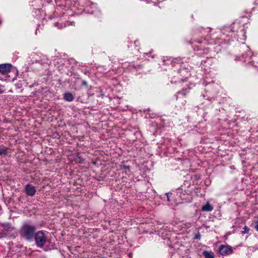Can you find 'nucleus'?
<instances>
[{
	"mask_svg": "<svg viewBox=\"0 0 258 258\" xmlns=\"http://www.w3.org/2000/svg\"><path fill=\"white\" fill-rule=\"evenodd\" d=\"M12 66L10 64H2L0 65V79L5 81H13L11 76L13 72L11 71Z\"/></svg>",
	"mask_w": 258,
	"mask_h": 258,
	"instance_id": "f257e3e1",
	"label": "nucleus"
},
{
	"mask_svg": "<svg viewBox=\"0 0 258 258\" xmlns=\"http://www.w3.org/2000/svg\"><path fill=\"white\" fill-rule=\"evenodd\" d=\"M34 240L37 246L42 248L48 241V239L42 231H38L35 234Z\"/></svg>",
	"mask_w": 258,
	"mask_h": 258,
	"instance_id": "f03ea898",
	"label": "nucleus"
},
{
	"mask_svg": "<svg viewBox=\"0 0 258 258\" xmlns=\"http://www.w3.org/2000/svg\"><path fill=\"white\" fill-rule=\"evenodd\" d=\"M35 231V227L29 225H24L21 230L23 236L28 240H31L32 239Z\"/></svg>",
	"mask_w": 258,
	"mask_h": 258,
	"instance_id": "7ed1b4c3",
	"label": "nucleus"
},
{
	"mask_svg": "<svg viewBox=\"0 0 258 258\" xmlns=\"http://www.w3.org/2000/svg\"><path fill=\"white\" fill-rule=\"evenodd\" d=\"M14 229V227L9 223L0 222V238L8 236Z\"/></svg>",
	"mask_w": 258,
	"mask_h": 258,
	"instance_id": "20e7f679",
	"label": "nucleus"
},
{
	"mask_svg": "<svg viewBox=\"0 0 258 258\" xmlns=\"http://www.w3.org/2000/svg\"><path fill=\"white\" fill-rule=\"evenodd\" d=\"M219 253L223 255L230 254L232 252V249L229 245H222L219 249Z\"/></svg>",
	"mask_w": 258,
	"mask_h": 258,
	"instance_id": "39448f33",
	"label": "nucleus"
},
{
	"mask_svg": "<svg viewBox=\"0 0 258 258\" xmlns=\"http://www.w3.org/2000/svg\"><path fill=\"white\" fill-rule=\"evenodd\" d=\"M24 191L27 196L32 197L36 193V189L32 185L28 184L25 186Z\"/></svg>",
	"mask_w": 258,
	"mask_h": 258,
	"instance_id": "423d86ee",
	"label": "nucleus"
},
{
	"mask_svg": "<svg viewBox=\"0 0 258 258\" xmlns=\"http://www.w3.org/2000/svg\"><path fill=\"white\" fill-rule=\"evenodd\" d=\"M213 210V206L209 203H207V204L203 206L202 208V210L203 211L206 212H210Z\"/></svg>",
	"mask_w": 258,
	"mask_h": 258,
	"instance_id": "0eeeda50",
	"label": "nucleus"
},
{
	"mask_svg": "<svg viewBox=\"0 0 258 258\" xmlns=\"http://www.w3.org/2000/svg\"><path fill=\"white\" fill-rule=\"evenodd\" d=\"M64 99L67 101L71 102L74 100V97L71 93H66L64 94Z\"/></svg>",
	"mask_w": 258,
	"mask_h": 258,
	"instance_id": "6e6552de",
	"label": "nucleus"
},
{
	"mask_svg": "<svg viewBox=\"0 0 258 258\" xmlns=\"http://www.w3.org/2000/svg\"><path fill=\"white\" fill-rule=\"evenodd\" d=\"M203 255L205 258H214V254L211 251H204Z\"/></svg>",
	"mask_w": 258,
	"mask_h": 258,
	"instance_id": "1a4fd4ad",
	"label": "nucleus"
},
{
	"mask_svg": "<svg viewBox=\"0 0 258 258\" xmlns=\"http://www.w3.org/2000/svg\"><path fill=\"white\" fill-rule=\"evenodd\" d=\"M7 155V148H0V155L5 156Z\"/></svg>",
	"mask_w": 258,
	"mask_h": 258,
	"instance_id": "9d476101",
	"label": "nucleus"
},
{
	"mask_svg": "<svg viewBox=\"0 0 258 258\" xmlns=\"http://www.w3.org/2000/svg\"><path fill=\"white\" fill-rule=\"evenodd\" d=\"M243 230L242 231V233H248V232L249 231V228L245 226H244V227L243 228Z\"/></svg>",
	"mask_w": 258,
	"mask_h": 258,
	"instance_id": "9b49d317",
	"label": "nucleus"
},
{
	"mask_svg": "<svg viewBox=\"0 0 258 258\" xmlns=\"http://www.w3.org/2000/svg\"><path fill=\"white\" fill-rule=\"evenodd\" d=\"M4 86L0 85V94L3 93L4 92Z\"/></svg>",
	"mask_w": 258,
	"mask_h": 258,
	"instance_id": "f8f14e48",
	"label": "nucleus"
},
{
	"mask_svg": "<svg viewBox=\"0 0 258 258\" xmlns=\"http://www.w3.org/2000/svg\"><path fill=\"white\" fill-rule=\"evenodd\" d=\"M255 228L257 231H258V221L255 222Z\"/></svg>",
	"mask_w": 258,
	"mask_h": 258,
	"instance_id": "ddd939ff",
	"label": "nucleus"
},
{
	"mask_svg": "<svg viewBox=\"0 0 258 258\" xmlns=\"http://www.w3.org/2000/svg\"><path fill=\"white\" fill-rule=\"evenodd\" d=\"M1 210V207L0 206V211Z\"/></svg>",
	"mask_w": 258,
	"mask_h": 258,
	"instance_id": "4468645a",
	"label": "nucleus"
}]
</instances>
